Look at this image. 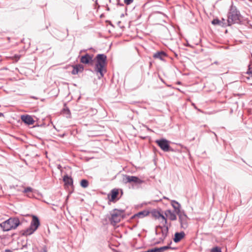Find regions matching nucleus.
I'll list each match as a JSON object with an SVG mask.
<instances>
[{
    "mask_svg": "<svg viewBox=\"0 0 252 252\" xmlns=\"http://www.w3.org/2000/svg\"><path fill=\"white\" fill-rule=\"evenodd\" d=\"M96 63L94 71L98 73V79L103 77L104 73L106 72V66L107 64V57L105 54H100L95 57Z\"/></svg>",
    "mask_w": 252,
    "mask_h": 252,
    "instance_id": "1",
    "label": "nucleus"
},
{
    "mask_svg": "<svg viewBox=\"0 0 252 252\" xmlns=\"http://www.w3.org/2000/svg\"><path fill=\"white\" fill-rule=\"evenodd\" d=\"M242 16L236 7L233 4L230 6L227 14V25L231 26L234 24H239L241 22Z\"/></svg>",
    "mask_w": 252,
    "mask_h": 252,
    "instance_id": "2",
    "label": "nucleus"
},
{
    "mask_svg": "<svg viewBox=\"0 0 252 252\" xmlns=\"http://www.w3.org/2000/svg\"><path fill=\"white\" fill-rule=\"evenodd\" d=\"M20 224V220L17 218H10L0 224L3 231H7L11 229H16Z\"/></svg>",
    "mask_w": 252,
    "mask_h": 252,
    "instance_id": "3",
    "label": "nucleus"
},
{
    "mask_svg": "<svg viewBox=\"0 0 252 252\" xmlns=\"http://www.w3.org/2000/svg\"><path fill=\"white\" fill-rule=\"evenodd\" d=\"M40 225V221L36 216H32V220L31 222L30 227L25 230L23 233L24 235H30L33 233V232L38 228Z\"/></svg>",
    "mask_w": 252,
    "mask_h": 252,
    "instance_id": "4",
    "label": "nucleus"
},
{
    "mask_svg": "<svg viewBox=\"0 0 252 252\" xmlns=\"http://www.w3.org/2000/svg\"><path fill=\"white\" fill-rule=\"evenodd\" d=\"M124 214V210L118 209L112 210L111 212V218H110L111 223L115 225L119 222L123 218Z\"/></svg>",
    "mask_w": 252,
    "mask_h": 252,
    "instance_id": "5",
    "label": "nucleus"
},
{
    "mask_svg": "<svg viewBox=\"0 0 252 252\" xmlns=\"http://www.w3.org/2000/svg\"><path fill=\"white\" fill-rule=\"evenodd\" d=\"M155 142L164 152H168L170 151V141L165 139H160L156 140Z\"/></svg>",
    "mask_w": 252,
    "mask_h": 252,
    "instance_id": "6",
    "label": "nucleus"
},
{
    "mask_svg": "<svg viewBox=\"0 0 252 252\" xmlns=\"http://www.w3.org/2000/svg\"><path fill=\"white\" fill-rule=\"evenodd\" d=\"M123 181L125 183H134L136 184H141L143 181L136 176L126 175L123 178Z\"/></svg>",
    "mask_w": 252,
    "mask_h": 252,
    "instance_id": "7",
    "label": "nucleus"
},
{
    "mask_svg": "<svg viewBox=\"0 0 252 252\" xmlns=\"http://www.w3.org/2000/svg\"><path fill=\"white\" fill-rule=\"evenodd\" d=\"M181 226L183 229H186L188 226L189 218L184 211L179 212L178 214Z\"/></svg>",
    "mask_w": 252,
    "mask_h": 252,
    "instance_id": "8",
    "label": "nucleus"
},
{
    "mask_svg": "<svg viewBox=\"0 0 252 252\" xmlns=\"http://www.w3.org/2000/svg\"><path fill=\"white\" fill-rule=\"evenodd\" d=\"M93 55H90L87 53L81 57L80 62L84 64H91L93 61Z\"/></svg>",
    "mask_w": 252,
    "mask_h": 252,
    "instance_id": "9",
    "label": "nucleus"
},
{
    "mask_svg": "<svg viewBox=\"0 0 252 252\" xmlns=\"http://www.w3.org/2000/svg\"><path fill=\"white\" fill-rule=\"evenodd\" d=\"M72 66L73 69L71 71V74L73 75H76L79 73H81L84 69V66L82 64H77Z\"/></svg>",
    "mask_w": 252,
    "mask_h": 252,
    "instance_id": "10",
    "label": "nucleus"
},
{
    "mask_svg": "<svg viewBox=\"0 0 252 252\" xmlns=\"http://www.w3.org/2000/svg\"><path fill=\"white\" fill-rule=\"evenodd\" d=\"M21 120L26 124L28 125H32L34 121L32 116L29 115H24L21 116Z\"/></svg>",
    "mask_w": 252,
    "mask_h": 252,
    "instance_id": "11",
    "label": "nucleus"
},
{
    "mask_svg": "<svg viewBox=\"0 0 252 252\" xmlns=\"http://www.w3.org/2000/svg\"><path fill=\"white\" fill-rule=\"evenodd\" d=\"M119 194V190L118 189H113L110 193V194L108 195V197H109L110 196V198L109 199L110 201L114 202L117 197L118 195Z\"/></svg>",
    "mask_w": 252,
    "mask_h": 252,
    "instance_id": "12",
    "label": "nucleus"
},
{
    "mask_svg": "<svg viewBox=\"0 0 252 252\" xmlns=\"http://www.w3.org/2000/svg\"><path fill=\"white\" fill-rule=\"evenodd\" d=\"M159 228L161 229V235L160 237V241H163L167 236L168 231V227L165 225L163 227L160 226Z\"/></svg>",
    "mask_w": 252,
    "mask_h": 252,
    "instance_id": "13",
    "label": "nucleus"
},
{
    "mask_svg": "<svg viewBox=\"0 0 252 252\" xmlns=\"http://www.w3.org/2000/svg\"><path fill=\"white\" fill-rule=\"evenodd\" d=\"M167 57V54L163 51H159L155 53L153 57L155 59H158L160 60H164V58Z\"/></svg>",
    "mask_w": 252,
    "mask_h": 252,
    "instance_id": "14",
    "label": "nucleus"
},
{
    "mask_svg": "<svg viewBox=\"0 0 252 252\" xmlns=\"http://www.w3.org/2000/svg\"><path fill=\"white\" fill-rule=\"evenodd\" d=\"M165 215L166 217L168 218L171 220H175L177 219V217L175 214L170 210H166L165 212Z\"/></svg>",
    "mask_w": 252,
    "mask_h": 252,
    "instance_id": "15",
    "label": "nucleus"
},
{
    "mask_svg": "<svg viewBox=\"0 0 252 252\" xmlns=\"http://www.w3.org/2000/svg\"><path fill=\"white\" fill-rule=\"evenodd\" d=\"M185 234L184 232H177L175 234L174 241L176 243L180 241L184 237Z\"/></svg>",
    "mask_w": 252,
    "mask_h": 252,
    "instance_id": "16",
    "label": "nucleus"
},
{
    "mask_svg": "<svg viewBox=\"0 0 252 252\" xmlns=\"http://www.w3.org/2000/svg\"><path fill=\"white\" fill-rule=\"evenodd\" d=\"M149 212L146 211H141L135 215H134L131 219H134L135 218H143L144 217L148 215Z\"/></svg>",
    "mask_w": 252,
    "mask_h": 252,
    "instance_id": "17",
    "label": "nucleus"
},
{
    "mask_svg": "<svg viewBox=\"0 0 252 252\" xmlns=\"http://www.w3.org/2000/svg\"><path fill=\"white\" fill-rule=\"evenodd\" d=\"M63 180L66 185L71 186L73 184L72 179L67 175L64 176Z\"/></svg>",
    "mask_w": 252,
    "mask_h": 252,
    "instance_id": "18",
    "label": "nucleus"
},
{
    "mask_svg": "<svg viewBox=\"0 0 252 252\" xmlns=\"http://www.w3.org/2000/svg\"><path fill=\"white\" fill-rule=\"evenodd\" d=\"M172 206L174 208L177 214H178L179 212H182L180 209V204L177 201L175 200L172 201Z\"/></svg>",
    "mask_w": 252,
    "mask_h": 252,
    "instance_id": "19",
    "label": "nucleus"
},
{
    "mask_svg": "<svg viewBox=\"0 0 252 252\" xmlns=\"http://www.w3.org/2000/svg\"><path fill=\"white\" fill-rule=\"evenodd\" d=\"M170 249H171V247L169 246H164L160 248H155L156 252H163Z\"/></svg>",
    "mask_w": 252,
    "mask_h": 252,
    "instance_id": "20",
    "label": "nucleus"
},
{
    "mask_svg": "<svg viewBox=\"0 0 252 252\" xmlns=\"http://www.w3.org/2000/svg\"><path fill=\"white\" fill-rule=\"evenodd\" d=\"M158 220L160 221L161 223H162L163 225H166L167 223V220L165 217L161 214H158Z\"/></svg>",
    "mask_w": 252,
    "mask_h": 252,
    "instance_id": "21",
    "label": "nucleus"
},
{
    "mask_svg": "<svg viewBox=\"0 0 252 252\" xmlns=\"http://www.w3.org/2000/svg\"><path fill=\"white\" fill-rule=\"evenodd\" d=\"M247 74L249 75V76L247 77L248 79H249L251 77L252 78V63L249 66Z\"/></svg>",
    "mask_w": 252,
    "mask_h": 252,
    "instance_id": "22",
    "label": "nucleus"
},
{
    "mask_svg": "<svg viewBox=\"0 0 252 252\" xmlns=\"http://www.w3.org/2000/svg\"><path fill=\"white\" fill-rule=\"evenodd\" d=\"M222 21H224V19H222V21H221L219 20L218 19H215L212 21V24L214 25H221L222 24H223Z\"/></svg>",
    "mask_w": 252,
    "mask_h": 252,
    "instance_id": "23",
    "label": "nucleus"
},
{
    "mask_svg": "<svg viewBox=\"0 0 252 252\" xmlns=\"http://www.w3.org/2000/svg\"><path fill=\"white\" fill-rule=\"evenodd\" d=\"M80 184L82 187L86 188L88 187L89 182L87 180L83 179L81 180Z\"/></svg>",
    "mask_w": 252,
    "mask_h": 252,
    "instance_id": "24",
    "label": "nucleus"
},
{
    "mask_svg": "<svg viewBox=\"0 0 252 252\" xmlns=\"http://www.w3.org/2000/svg\"><path fill=\"white\" fill-rule=\"evenodd\" d=\"M101 134L100 132L99 131H95V132H89L88 133V135L89 136H99V135H100Z\"/></svg>",
    "mask_w": 252,
    "mask_h": 252,
    "instance_id": "25",
    "label": "nucleus"
},
{
    "mask_svg": "<svg viewBox=\"0 0 252 252\" xmlns=\"http://www.w3.org/2000/svg\"><path fill=\"white\" fill-rule=\"evenodd\" d=\"M211 252H221V251L220 248L216 247L211 250Z\"/></svg>",
    "mask_w": 252,
    "mask_h": 252,
    "instance_id": "26",
    "label": "nucleus"
},
{
    "mask_svg": "<svg viewBox=\"0 0 252 252\" xmlns=\"http://www.w3.org/2000/svg\"><path fill=\"white\" fill-rule=\"evenodd\" d=\"M32 189L31 187H27L25 189L24 192L25 193L32 192Z\"/></svg>",
    "mask_w": 252,
    "mask_h": 252,
    "instance_id": "27",
    "label": "nucleus"
},
{
    "mask_svg": "<svg viewBox=\"0 0 252 252\" xmlns=\"http://www.w3.org/2000/svg\"><path fill=\"white\" fill-rule=\"evenodd\" d=\"M63 113L64 114H66L67 115L69 116L70 115V111L68 108L64 109L63 110Z\"/></svg>",
    "mask_w": 252,
    "mask_h": 252,
    "instance_id": "28",
    "label": "nucleus"
},
{
    "mask_svg": "<svg viewBox=\"0 0 252 252\" xmlns=\"http://www.w3.org/2000/svg\"><path fill=\"white\" fill-rule=\"evenodd\" d=\"M133 1V0H124V2L126 5L130 4Z\"/></svg>",
    "mask_w": 252,
    "mask_h": 252,
    "instance_id": "29",
    "label": "nucleus"
},
{
    "mask_svg": "<svg viewBox=\"0 0 252 252\" xmlns=\"http://www.w3.org/2000/svg\"><path fill=\"white\" fill-rule=\"evenodd\" d=\"M158 214H160L159 212H155L154 213V215L158 219Z\"/></svg>",
    "mask_w": 252,
    "mask_h": 252,
    "instance_id": "30",
    "label": "nucleus"
},
{
    "mask_svg": "<svg viewBox=\"0 0 252 252\" xmlns=\"http://www.w3.org/2000/svg\"><path fill=\"white\" fill-rule=\"evenodd\" d=\"M145 252H156V251L155 248H154V249L149 250L147 251H146Z\"/></svg>",
    "mask_w": 252,
    "mask_h": 252,
    "instance_id": "31",
    "label": "nucleus"
},
{
    "mask_svg": "<svg viewBox=\"0 0 252 252\" xmlns=\"http://www.w3.org/2000/svg\"><path fill=\"white\" fill-rule=\"evenodd\" d=\"M42 252H47V249L46 247L43 248Z\"/></svg>",
    "mask_w": 252,
    "mask_h": 252,
    "instance_id": "32",
    "label": "nucleus"
},
{
    "mask_svg": "<svg viewBox=\"0 0 252 252\" xmlns=\"http://www.w3.org/2000/svg\"><path fill=\"white\" fill-rule=\"evenodd\" d=\"M214 63H215V64H218V63L217 62H215Z\"/></svg>",
    "mask_w": 252,
    "mask_h": 252,
    "instance_id": "33",
    "label": "nucleus"
},
{
    "mask_svg": "<svg viewBox=\"0 0 252 252\" xmlns=\"http://www.w3.org/2000/svg\"><path fill=\"white\" fill-rule=\"evenodd\" d=\"M250 1H252V0H250Z\"/></svg>",
    "mask_w": 252,
    "mask_h": 252,
    "instance_id": "34",
    "label": "nucleus"
},
{
    "mask_svg": "<svg viewBox=\"0 0 252 252\" xmlns=\"http://www.w3.org/2000/svg\"><path fill=\"white\" fill-rule=\"evenodd\" d=\"M11 252H12L11 251Z\"/></svg>",
    "mask_w": 252,
    "mask_h": 252,
    "instance_id": "35",
    "label": "nucleus"
}]
</instances>
